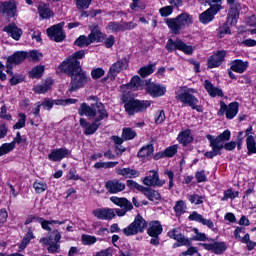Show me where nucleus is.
Returning a JSON list of instances; mask_svg holds the SVG:
<instances>
[{"label": "nucleus", "instance_id": "nucleus-51", "mask_svg": "<svg viewBox=\"0 0 256 256\" xmlns=\"http://www.w3.org/2000/svg\"><path fill=\"white\" fill-rule=\"evenodd\" d=\"M179 149L178 145H171L169 147H167L164 150V155L166 158H171V157H175V155H177V150Z\"/></svg>", "mask_w": 256, "mask_h": 256}, {"label": "nucleus", "instance_id": "nucleus-5", "mask_svg": "<svg viewBox=\"0 0 256 256\" xmlns=\"http://www.w3.org/2000/svg\"><path fill=\"white\" fill-rule=\"evenodd\" d=\"M237 7L238 6L235 4L228 9L225 23H223L216 29L219 39H223L225 35H231V28L237 26V22L239 21V15L241 13V8Z\"/></svg>", "mask_w": 256, "mask_h": 256}, {"label": "nucleus", "instance_id": "nucleus-13", "mask_svg": "<svg viewBox=\"0 0 256 256\" xmlns=\"http://www.w3.org/2000/svg\"><path fill=\"white\" fill-rule=\"evenodd\" d=\"M221 9V4H212L206 11L199 15L200 23L203 25H208V23H211V21L215 19V16L217 15L218 11H221Z\"/></svg>", "mask_w": 256, "mask_h": 256}, {"label": "nucleus", "instance_id": "nucleus-22", "mask_svg": "<svg viewBox=\"0 0 256 256\" xmlns=\"http://www.w3.org/2000/svg\"><path fill=\"white\" fill-rule=\"evenodd\" d=\"M93 215L101 221H111V219H115V210L111 208H97L93 210Z\"/></svg>", "mask_w": 256, "mask_h": 256}, {"label": "nucleus", "instance_id": "nucleus-20", "mask_svg": "<svg viewBox=\"0 0 256 256\" xmlns=\"http://www.w3.org/2000/svg\"><path fill=\"white\" fill-rule=\"evenodd\" d=\"M127 67H129V58L124 56L123 58L118 59L115 63H113L108 71L117 79V75H119L121 71L127 69Z\"/></svg>", "mask_w": 256, "mask_h": 256}, {"label": "nucleus", "instance_id": "nucleus-59", "mask_svg": "<svg viewBox=\"0 0 256 256\" xmlns=\"http://www.w3.org/2000/svg\"><path fill=\"white\" fill-rule=\"evenodd\" d=\"M32 239H35V234H33V230L29 228L27 233L24 235L21 243L27 246L29 245V243H31Z\"/></svg>", "mask_w": 256, "mask_h": 256}, {"label": "nucleus", "instance_id": "nucleus-52", "mask_svg": "<svg viewBox=\"0 0 256 256\" xmlns=\"http://www.w3.org/2000/svg\"><path fill=\"white\" fill-rule=\"evenodd\" d=\"M23 81H25V76L22 74H15L9 79V83L12 87L19 85V83H23Z\"/></svg>", "mask_w": 256, "mask_h": 256}, {"label": "nucleus", "instance_id": "nucleus-39", "mask_svg": "<svg viewBox=\"0 0 256 256\" xmlns=\"http://www.w3.org/2000/svg\"><path fill=\"white\" fill-rule=\"evenodd\" d=\"M52 85L53 80L46 81L44 84H37L34 86L33 91L36 93V95H45V93L51 89Z\"/></svg>", "mask_w": 256, "mask_h": 256}, {"label": "nucleus", "instance_id": "nucleus-41", "mask_svg": "<svg viewBox=\"0 0 256 256\" xmlns=\"http://www.w3.org/2000/svg\"><path fill=\"white\" fill-rule=\"evenodd\" d=\"M41 102H37L36 103V107L32 110V113L34 115V117L37 119L36 122L35 120L29 118V123L30 125L32 126H35V127H39V123H41Z\"/></svg>", "mask_w": 256, "mask_h": 256}, {"label": "nucleus", "instance_id": "nucleus-48", "mask_svg": "<svg viewBox=\"0 0 256 256\" xmlns=\"http://www.w3.org/2000/svg\"><path fill=\"white\" fill-rule=\"evenodd\" d=\"M126 187H128V189H130L131 191L136 189L137 191H140V193H143V190L145 189V186L137 183L134 180H127L126 181Z\"/></svg>", "mask_w": 256, "mask_h": 256}, {"label": "nucleus", "instance_id": "nucleus-44", "mask_svg": "<svg viewBox=\"0 0 256 256\" xmlns=\"http://www.w3.org/2000/svg\"><path fill=\"white\" fill-rule=\"evenodd\" d=\"M91 38L85 35H80L75 41H74V45H76L77 47L83 48V47H89V45H91Z\"/></svg>", "mask_w": 256, "mask_h": 256}, {"label": "nucleus", "instance_id": "nucleus-9", "mask_svg": "<svg viewBox=\"0 0 256 256\" xmlns=\"http://www.w3.org/2000/svg\"><path fill=\"white\" fill-rule=\"evenodd\" d=\"M165 49L168 51V53L182 51V53L185 55H193V52L195 51L193 46L187 45V43L180 38H176L175 40H173V38H169L166 42Z\"/></svg>", "mask_w": 256, "mask_h": 256}, {"label": "nucleus", "instance_id": "nucleus-53", "mask_svg": "<svg viewBox=\"0 0 256 256\" xmlns=\"http://www.w3.org/2000/svg\"><path fill=\"white\" fill-rule=\"evenodd\" d=\"M155 70L153 69V65H148L141 67L138 71L139 75L142 77H149V75L153 74Z\"/></svg>", "mask_w": 256, "mask_h": 256}, {"label": "nucleus", "instance_id": "nucleus-32", "mask_svg": "<svg viewBox=\"0 0 256 256\" xmlns=\"http://www.w3.org/2000/svg\"><path fill=\"white\" fill-rule=\"evenodd\" d=\"M38 14L42 19H51V17L55 16V13H53L52 9L49 7V4L45 2H41L38 5Z\"/></svg>", "mask_w": 256, "mask_h": 256}, {"label": "nucleus", "instance_id": "nucleus-31", "mask_svg": "<svg viewBox=\"0 0 256 256\" xmlns=\"http://www.w3.org/2000/svg\"><path fill=\"white\" fill-rule=\"evenodd\" d=\"M110 201H112L114 205L121 207V209H126V211H133V203H131V201H129L127 198L112 196L110 197Z\"/></svg>", "mask_w": 256, "mask_h": 256}, {"label": "nucleus", "instance_id": "nucleus-63", "mask_svg": "<svg viewBox=\"0 0 256 256\" xmlns=\"http://www.w3.org/2000/svg\"><path fill=\"white\" fill-rule=\"evenodd\" d=\"M189 221H196V223H202L203 221V215L199 214L197 211H193L188 216Z\"/></svg>", "mask_w": 256, "mask_h": 256}, {"label": "nucleus", "instance_id": "nucleus-55", "mask_svg": "<svg viewBox=\"0 0 256 256\" xmlns=\"http://www.w3.org/2000/svg\"><path fill=\"white\" fill-rule=\"evenodd\" d=\"M165 110H158L155 113L154 121L156 125H161V123H165Z\"/></svg>", "mask_w": 256, "mask_h": 256}, {"label": "nucleus", "instance_id": "nucleus-29", "mask_svg": "<svg viewBox=\"0 0 256 256\" xmlns=\"http://www.w3.org/2000/svg\"><path fill=\"white\" fill-rule=\"evenodd\" d=\"M204 89H206L208 95L210 97H224L225 94L223 93V90L221 88L213 86V83L209 80L204 81Z\"/></svg>", "mask_w": 256, "mask_h": 256}, {"label": "nucleus", "instance_id": "nucleus-47", "mask_svg": "<svg viewBox=\"0 0 256 256\" xmlns=\"http://www.w3.org/2000/svg\"><path fill=\"white\" fill-rule=\"evenodd\" d=\"M18 116L19 119L13 126L14 130L23 129V127H25V123H27V115L25 113H19Z\"/></svg>", "mask_w": 256, "mask_h": 256}, {"label": "nucleus", "instance_id": "nucleus-46", "mask_svg": "<svg viewBox=\"0 0 256 256\" xmlns=\"http://www.w3.org/2000/svg\"><path fill=\"white\" fill-rule=\"evenodd\" d=\"M127 89H139L141 87V77L135 75L131 78L130 82L125 85Z\"/></svg>", "mask_w": 256, "mask_h": 256}, {"label": "nucleus", "instance_id": "nucleus-54", "mask_svg": "<svg viewBox=\"0 0 256 256\" xmlns=\"http://www.w3.org/2000/svg\"><path fill=\"white\" fill-rule=\"evenodd\" d=\"M81 239L83 245H95V243H97V238L95 236L83 234Z\"/></svg>", "mask_w": 256, "mask_h": 256}, {"label": "nucleus", "instance_id": "nucleus-43", "mask_svg": "<svg viewBox=\"0 0 256 256\" xmlns=\"http://www.w3.org/2000/svg\"><path fill=\"white\" fill-rule=\"evenodd\" d=\"M246 147H247V155H255L256 154V141L255 136L250 135L246 138Z\"/></svg>", "mask_w": 256, "mask_h": 256}, {"label": "nucleus", "instance_id": "nucleus-14", "mask_svg": "<svg viewBox=\"0 0 256 256\" xmlns=\"http://www.w3.org/2000/svg\"><path fill=\"white\" fill-rule=\"evenodd\" d=\"M145 91L147 95L153 99H157L159 97H163L165 93H167V87L155 82H150L146 84Z\"/></svg>", "mask_w": 256, "mask_h": 256}, {"label": "nucleus", "instance_id": "nucleus-38", "mask_svg": "<svg viewBox=\"0 0 256 256\" xmlns=\"http://www.w3.org/2000/svg\"><path fill=\"white\" fill-rule=\"evenodd\" d=\"M67 220L59 221V220H45V218L40 217L38 223H40L42 229L44 231H51V226L49 225H65Z\"/></svg>", "mask_w": 256, "mask_h": 256}, {"label": "nucleus", "instance_id": "nucleus-57", "mask_svg": "<svg viewBox=\"0 0 256 256\" xmlns=\"http://www.w3.org/2000/svg\"><path fill=\"white\" fill-rule=\"evenodd\" d=\"M174 212L176 213V215H183V213H185V201H177L174 206Z\"/></svg>", "mask_w": 256, "mask_h": 256}, {"label": "nucleus", "instance_id": "nucleus-40", "mask_svg": "<svg viewBox=\"0 0 256 256\" xmlns=\"http://www.w3.org/2000/svg\"><path fill=\"white\" fill-rule=\"evenodd\" d=\"M45 73V66L37 65L28 72L29 79H41Z\"/></svg>", "mask_w": 256, "mask_h": 256}, {"label": "nucleus", "instance_id": "nucleus-15", "mask_svg": "<svg viewBox=\"0 0 256 256\" xmlns=\"http://www.w3.org/2000/svg\"><path fill=\"white\" fill-rule=\"evenodd\" d=\"M227 57V51L218 50L213 55H211L207 60L208 69H217V67H221L225 62V58Z\"/></svg>", "mask_w": 256, "mask_h": 256}, {"label": "nucleus", "instance_id": "nucleus-24", "mask_svg": "<svg viewBox=\"0 0 256 256\" xmlns=\"http://www.w3.org/2000/svg\"><path fill=\"white\" fill-rule=\"evenodd\" d=\"M143 195L148 199V201H151L154 203V205H159L161 203V193L151 187H144V190H142Z\"/></svg>", "mask_w": 256, "mask_h": 256}, {"label": "nucleus", "instance_id": "nucleus-64", "mask_svg": "<svg viewBox=\"0 0 256 256\" xmlns=\"http://www.w3.org/2000/svg\"><path fill=\"white\" fill-rule=\"evenodd\" d=\"M159 13L161 17H169L173 13V6H165L160 8Z\"/></svg>", "mask_w": 256, "mask_h": 256}, {"label": "nucleus", "instance_id": "nucleus-36", "mask_svg": "<svg viewBox=\"0 0 256 256\" xmlns=\"http://www.w3.org/2000/svg\"><path fill=\"white\" fill-rule=\"evenodd\" d=\"M153 153H155V147L153 146V144H148V145L142 146L139 149L137 153V157L138 159H145V157H151Z\"/></svg>", "mask_w": 256, "mask_h": 256}, {"label": "nucleus", "instance_id": "nucleus-42", "mask_svg": "<svg viewBox=\"0 0 256 256\" xmlns=\"http://www.w3.org/2000/svg\"><path fill=\"white\" fill-rule=\"evenodd\" d=\"M237 113H239V102L234 101L228 105V109L226 112V119H235L237 117Z\"/></svg>", "mask_w": 256, "mask_h": 256}, {"label": "nucleus", "instance_id": "nucleus-26", "mask_svg": "<svg viewBox=\"0 0 256 256\" xmlns=\"http://www.w3.org/2000/svg\"><path fill=\"white\" fill-rule=\"evenodd\" d=\"M27 57H29V52L16 51L7 58L6 63H10V65H21Z\"/></svg>", "mask_w": 256, "mask_h": 256}, {"label": "nucleus", "instance_id": "nucleus-33", "mask_svg": "<svg viewBox=\"0 0 256 256\" xmlns=\"http://www.w3.org/2000/svg\"><path fill=\"white\" fill-rule=\"evenodd\" d=\"M6 147L8 148V150L13 151L16 147V145H28L27 142V137L25 136H21V132H17L16 133V137L13 138V141H11L10 143H5Z\"/></svg>", "mask_w": 256, "mask_h": 256}, {"label": "nucleus", "instance_id": "nucleus-17", "mask_svg": "<svg viewBox=\"0 0 256 256\" xmlns=\"http://www.w3.org/2000/svg\"><path fill=\"white\" fill-rule=\"evenodd\" d=\"M0 11L10 19L17 17V0H9L0 3Z\"/></svg>", "mask_w": 256, "mask_h": 256}, {"label": "nucleus", "instance_id": "nucleus-62", "mask_svg": "<svg viewBox=\"0 0 256 256\" xmlns=\"http://www.w3.org/2000/svg\"><path fill=\"white\" fill-rule=\"evenodd\" d=\"M0 118L5 119V121H12L13 116L11 114L7 113V106L3 105L0 110Z\"/></svg>", "mask_w": 256, "mask_h": 256}, {"label": "nucleus", "instance_id": "nucleus-35", "mask_svg": "<svg viewBox=\"0 0 256 256\" xmlns=\"http://www.w3.org/2000/svg\"><path fill=\"white\" fill-rule=\"evenodd\" d=\"M117 175H121L126 179H135L139 177V175H141V172H139V170L131 168H120L117 170Z\"/></svg>", "mask_w": 256, "mask_h": 256}, {"label": "nucleus", "instance_id": "nucleus-61", "mask_svg": "<svg viewBox=\"0 0 256 256\" xmlns=\"http://www.w3.org/2000/svg\"><path fill=\"white\" fill-rule=\"evenodd\" d=\"M195 179H196L197 183H206L207 174H205V170L196 171Z\"/></svg>", "mask_w": 256, "mask_h": 256}, {"label": "nucleus", "instance_id": "nucleus-12", "mask_svg": "<svg viewBox=\"0 0 256 256\" xmlns=\"http://www.w3.org/2000/svg\"><path fill=\"white\" fill-rule=\"evenodd\" d=\"M200 247H203L205 251H210L214 255H223L227 251V243L223 241H212V243H199Z\"/></svg>", "mask_w": 256, "mask_h": 256}, {"label": "nucleus", "instance_id": "nucleus-50", "mask_svg": "<svg viewBox=\"0 0 256 256\" xmlns=\"http://www.w3.org/2000/svg\"><path fill=\"white\" fill-rule=\"evenodd\" d=\"M90 75L92 79H94V81H97L98 79H101V77L105 76V69H103L102 67L93 68Z\"/></svg>", "mask_w": 256, "mask_h": 256}, {"label": "nucleus", "instance_id": "nucleus-28", "mask_svg": "<svg viewBox=\"0 0 256 256\" xmlns=\"http://www.w3.org/2000/svg\"><path fill=\"white\" fill-rule=\"evenodd\" d=\"M230 67L234 73H245L249 68V62L241 59H235L230 63Z\"/></svg>", "mask_w": 256, "mask_h": 256}, {"label": "nucleus", "instance_id": "nucleus-1", "mask_svg": "<svg viewBox=\"0 0 256 256\" xmlns=\"http://www.w3.org/2000/svg\"><path fill=\"white\" fill-rule=\"evenodd\" d=\"M80 59H85V50L74 52L58 66L60 72L70 78L69 93H76L79 89L85 88V85L91 81V77H89L87 71L81 66Z\"/></svg>", "mask_w": 256, "mask_h": 256}, {"label": "nucleus", "instance_id": "nucleus-2", "mask_svg": "<svg viewBox=\"0 0 256 256\" xmlns=\"http://www.w3.org/2000/svg\"><path fill=\"white\" fill-rule=\"evenodd\" d=\"M206 139L209 141V147H211V151H206L204 153V157L206 159H214L218 155H223V143L231 140V130L226 129L218 136H213L211 134L206 135Z\"/></svg>", "mask_w": 256, "mask_h": 256}, {"label": "nucleus", "instance_id": "nucleus-58", "mask_svg": "<svg viewBox=\"0 0 256 256\" xmlns=\"http://www.w3.org/2000/svg\"><path fill=\"white\" fill-rule=\"evenodd\" d=\"M93 0H76V7L79 10L89 9Z\"/></svg>", "mask_w": 256, "mask_h": 256}, {"label": "nucleus", "instance_id": "nucleus-3", "mask_svg": "<svg viewBox=\"0 0 256 256\" xmlns=\"http://www.w3.org/2000/svg\"><path fill=\"white\" fill-rule=\"evenodd\" d=\"M122 103H124V110L129 117H133L137 113H145L153 105V101L151 100H139L133 96H129V94L122 95Z\"/></svg>", "mask_w": 256, "mask_h": 256}, {"label": "nucleus", "instance_id": "nucleus-19", "mask_svg": "<svg viewBox=\"0 0 256 256\" xmlns=\"http://www.w3.org/2000/svg\"><path fill=\"white\" fill-rule=\"evenodd\" d=\"M149 173H152V175L146 176L143 179V184L146 187H163L165 185V180L159 179V172L157 170H150Z\"/></svg>", "mask_w": 256, "mask_h": 256}, {"label": "nucleus", "instance_id": "nucleus-10", "mask_svg": "<svg viewBox=\"0 0 256 256\" xmlns=\"http://www.w3.org/2000/svg\"><path fill=\"white\" fill-rule=\"evenodd\" d=\"M163 233V225L161 224V221L159 220H152L148 224L147 228V235L151 237L150 239V245H153V247H159L161 244V236Z\"/></svg>", "mask_w": 256, "mask_h": 256}, {"label": "nucleus", "instance_id": "nucleus-30", "mask_svg": "<svg viewBox=\"0 0 256 256\" xmlns=\"http://www.w3.org/2000/svg\"><path fill=\"white\" fill-rule=\"evenodd\" d=\"M177 141L178 143H181L183 147H187L188 145H191V143H193L194 141L193 135H191V129H186L181 131L178 134Z\"/></svg>", "mask_w": 256, "mask_h": 256}, {"label": "nucleus", "instance_id": "nucleus-18", "mask_svg": "<svg viewBox=\"0 0 256 256\" xmlns=\"http://www.w3.org/2000/svg\"><path fill=\"white\" fill-rule=\"evenodd\" d=\"M69 155H71V150L69 148H56L48 154V159L53 163H59Z\"/></svg>", "mask_w": 256, "mask_h": 256}, {"label": "nucleus", "instance_id": "nucleus-23", "mask_svg": "<svg viewBox=\"0 0 256 256\" xmlns=\"http://www.w3.org/2000/svg\"><path fill=\"white\" fill-rule=\"evenodd\" d=\"M96 104H87V102H83L80 104L78 109V115L80 117H97V109H95Z\"/></svg>", "mask_w": 256, "mask_h": 256}, {"label": "nucleus", "instance_id": "nucleus-16", "mask_svg": "<svg viewBox=\"0 0 256 256\" xmlns=\"http://www.w3.org/2000/svg\"><path fill=\"white\" fill-rule=\"evenodd\" d=\"M137 137V132L133 130L132 128H123L122 130V137H119L117 135H112L110 137V141H113L116 143V145H123L125 141H133Z\"/></svg>", "mask_w": 256, "mask_h": 256}, {"label": "nucleus", "instance_id": "nucleus-34", "mask_svg": "<svg viewBox=\"0 0 256 256\" xmlns=\"http://www.w3.org/2000/svg\"><path fill=\"white\" fill-rule=\"evenodd\" d=\"M89 37H90L91 43H103L107 35L101 32V30L98 29V26H95L93 29H91Z\"/></svg>", "mask_w": 256, "mask_h": 256}, {"label": "nucleus", "instance_id": "nucleus-27", "mask_svg": "<svg viewBox=\"0 0 256 256\" xmlns=\"http://www.w3.org/2000/svg\"><path fill=\"white\" fill-rule=\"evenodd\" d=\"M3 31L14 39V41H19L23 35V30L18 28L17 24L15 23L4 26Z\"/></svg>", "mask_w": 256, "mask_h": 256}, {"label": "nucleus", "instance_id": "nucleus-4", "mask_svg": "<svg viewBox=\"0 0 256 256\" xmlns=\"http://www.w3.org/2000/svg\"><path fill=\"white\" fill-rule=\"evenodd\" d=\"M170 239L176 241L172 245V249H177V247H188L186 251L180 253V256H193L197 253V247L193 246L191 239L185 237L183 233H178L177 228H172L167 232Z\"/></svg>", "mask_w": 256, "mask_h": 256}, {"label": "nucleus", "instance_id": "nucleus-37", "mask_svg": "<svg viewBox=\"0 0 256 256\" xmlns=\"http://www.w3.org/2000/svg\"><path fill=\"white\" fill-rule=\"evenodd\" d=\"M96 109H98V117L94 118V121L96 123H101L103 119H109V113L107 112V109H105V104L102 102H96Z\"/></svg>", "mask_w": 256, "mask_h": 256}, {"label": "nucleus", "instance_id": "nucleus-11", "mask_svg": "<svg viewBox=\"0 0 256 256\" xmlns=\"http://www.w3.org/2000/svg\"><path fill=\"white\" fill-rule=\"evenodd\" d=\"M47 36L51 41H55V43H63L67 35H65V31L63 30V24L58 23L46 30Z\"/></svg>", "mask_w": 256, "mask_h": 256}, {"label": "nucleus", "instance_id": "nucleus-7", "mask_svg": "<svg viewBox=\"0 0 256 256\" xmlns=\"http://www.w3.org/2000/svg\"><path fill=\"white\" fill-rule=\"evenodd\" d=\"M193 93H197V90H195V88H188V91L176 95V100L183 103V105L191 107V109L197 111V113H203V106L199 105V98L195 97Z\"/></svg>", "mask_w": 256, "mask_h": 256}, {"label": "nucleus", "instance_id": "nucleus-6", "mask_svg": "<svg viewBox=\"0 0 256 256\" xmlns=\"http://www.w3.org/2000/svg\"><path fill=\"white\" fill-rule=\"evenodd\" d=\"M165 23L173 35H181V30L193 25V15L182 12L175 18H167Z\"/></svg>", "mask_w": 256, "mask_h": 256}, {"label": "nucleus", "instance_id": "nucleus-25", "mask_svg": "<svg viewBox=\"0 0 256 256\" xmlns=\"http://www.w3.org/2000/svg\"><path fill=\"white\" fill-rule=\"evenodd\" d=\"M105 187L111 195H115L117 193H121V191H125V183H122L120 180L114 179L109 180L105 183Z\"/></svg>", "mask_w": 256, "mask_h": 256}, {"label": "nucleus", "instance_id": "nucleus-49", "mask_svg": "<svg viewBox=\"0 0 256 256\" xmlns=\"http://www.w3.org/2000/svg\"><path fill=\"white\" fill-rule=\"evenodd\" d=\"M107 29H109V31L112 33H119V31L123 32V24L117 21H111L108 23Z\"/></svg>", "mask_w": 256, "mask_h": 256}, {"label": "nucleus", "instance_id": "nucleus-56", "mask_svg": "<svg viewBox=\"0 0 256 256\" xmlns=\"http://www.w3.org/2000/svg\"><path fill=\"white\" fill-rule=\"evenodd\" d=\"M189 239H190L191 243H193V241H215V239L207 237V234H205L203 232H200L199 234H197Z\"/></svg>", "mask_w": 256, "mask_h": 256}, {"label": "nucleus", "instance_id": "nucleus-45", "mask_svg": "<svg viewBox=\"0 0 256 256\" xmlns=\"http://www.w3.org/2000/svg\"><path fill=\"white\" fill-rule=\"evenodd\" d=\"M47 182H43L41 180H36L33 183V189L35 191V193H37L38 195H41V193H45V191H47Z\"/></svg>", "mask_w": 256, "mask_h": 256}, {"label": "nucleus", "instance_id": "nucleus-60", "mask_svg": "<svg viewBox=\"0 0 256 256\" xmlns=\"http://www.w3.org/2000/svg\"><path fill=\"white\" fill-rule=\"evenodd\" d=\"M188 200L194 205H203V196L198 194L189 195Z\"/></svg>", "mask_w": 256, "mask_h": 256}, {"label": "nucleus", "instance_id": "nucleus-8", "mask_svg": "<svg viewBox=\"0 0 256 256\" xmlns=\"http://www.w3.org/2000/svg\"><path fill=\"white\" fill-rule=\"evenodd\" d=\"M145 229H147V220L141 214H137L134 221L124 228L122 232L126 237H133L138 233H145Z\"/></svg>", "mask_w": 256, "mask_h": 256}, {"label": "nucleus", "instance_id": "nucleus-21", "mask_svg": "<svg viewBox=\"0 0 256 256\" xmlns=\"http://www.w3.org/2000/svg\"><path fill=\"white\" fill-rule=\"evenodd\" d=\"M80 127L84 129V135H95L101 127V123H97L95 120L92 121L91 124L88 123L87 119L80 118L79 120Z\"/></svg>", "mask_w": 256, "mask_h": 256}]
</instances>
